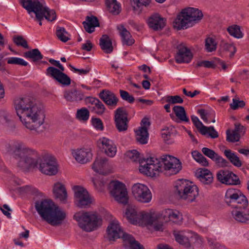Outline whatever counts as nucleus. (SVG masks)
Masks as SVG:
<instances>
[{
	"label": "nucleus",
	"mask_w": 249,
	"mask_h": 249,
	"mask_svg": "<svg viewBox=\"0 0 249 249\" xmlns=\"http://www.w3.org/2000/svg\"><path fill=\"white\" fill-rule=\"evenodd\" d=\"M14 107L20 121L27 128L37 131L43 124L45 118L44 108L33 97L16 98L14 100Z\"/></svg>",
	"instance_id": "nucleus-1"
},
{
	"label": "nucleus",
	"mask_w": 249,
	"mask_h": 249,
	"mask_svg": "<svg viewBox=\"0 0 249 249\" xmlns=\"http://www.w3.org/2000/svg\"><path fill=\"white\" fill-rule=\"evenodd\" d=\"M225 201L230 206L235 208L231 212L233 218L238 222L246 223L249 221V209L247 197L239 190L229 189L227 190Z\"/></svg>",
	"instance_id": "nucleus-2"
},
{
	"label": "nucleus",
	"mask_w": 249,
	"mask_h": 249,
	"mask_svg": "<svg viewBox=\"0 0 249 249\" xmlns=\"http://www.w3.org/2000/svg\"><path fill=\"white\" fill-rule=\"evenodd\" d=\"M15 159H18V166L23 169L35 168L39 161V154L37 151L30 148L22 142H13L8 150Z\"/></svg>",
	"instance_id": "nucleus-3"
},
{
	"label": "nucleus",
	"mask_w": 249,
	"mask_h": 249,
	"mask_svg": "<svg viewBox=\"0 0 249 249\" xmlns=\"http://www.w3.org/2000/svg\"><path fill=\"white\" fill-rule=\"evenodd\" d=\"M35 207L42 219L53 226L61 225L67 216L66 212L51 200L36 201Z\"/></svg>",
	"instance_id": "nucleus-4"
},
{
	"label": "nucleus",
	"mask_w": 249,
	"mask_h": 249,
	"mask_svg": "<svg viewBox=\"0 0 249 249\" xmlns=\"http://www.w3.org/2000/svg\"><path fill=\"white\" fill-rule=\"evenodd\" d=\"M107 238L109 241H114L118 238H122L124 241V246L129 249H144L143 246L131 235L124 232L119 222L117 220H113L108 226L107 230Z\"/></svg>",
	"instance_id": "nucleus-5"
},
{
	"label": "nucleus",
	"mask_w": 249,
	"mask_h": 249,
	"mask_svg": "<svg viewBox=\"0 0 249 249\" xmlns=\"http://www.w3.org/2000/svg\"><path fill=\"white\" fill-rule=\"evenodd\" d=\"M203 17L202 12L198 9L188 7L183 9L174 22V27L177 30H182L192 27Z\"/></svg>",
	"instance_id": "nucleus-6"
},
{
	"label": "nucleus",
	"mask_w": 249,
	"mask_h": 249,
	"mask_svg": "<svg viewBox=\"0 0 249 249\" xmlns=\"http://www.w3.org/2000/svg\"><path fill=\"white\" fill-rule=\"evenodd\" d=\"M153 228L156 231H162L163 224L171 221L179 224L182 220L181 213L176 210L165 209L161 212L154 213Z\"/></svg>",
	"instance_id": "nucleus-7"
},
{
	"label": "nucleus",
	"mask_w": 249,
	"mask_h": 249,
	"mask_svg": "<svg viewBox=\"0 0 249 249\" xmlns=\"http://www.w3.org/2000/svg\"><path fill=\"white\" fill-rule=\"evenodd\" d=\"M175 187L176 194L179 198L187 202L194 201L198 196V187L188 180H178Z\"/></svg>",
	"instance_id": "nucleus-8"
},
{
	"label": "nucleus",
	"mask_w": 249,
	"mask_h": 249,
	"mask_svg": "<svg viewBox=\"0 0 249 249\" xmlns=\"http://www.w3.org/2000/svg\"><path fill=\"white\" fill-rule=\"evenodd\" d=\"M73 218L78 222L79 227L87 232L95 230L99 220L96 214L84 211L75 213Z\"/></svg>",
	"instance_id": "nucleus-9"
},
{
	"label": "nucleus",
	"mask_w": 249,
	"mask_h": 249,
	"mask_svg": "<svg viewBox=\"0 0 249 249\" xmlns=\"http://www.w3.org/2000/svg\"><path fill=\"white\" fill-rule=\"evenodd\" d=\"M49 61L52 65L58 67L59 69L53 67H49L46 70V74L64 87L69 86L71 84V80L66 74L63 72L65 68L59 61L52 58L50 59Z\"/></svg>",
	"instance_id": "nucleus-10"
},
{
	"label": "nucleus",
	"mask_w": 249,
	"mask_h": 249,
	"mask_svg": "<svg viewBox=\"0 0 249 249\" xmlns=\"http://www.w3.org/2000/svg\"><path fill=\"white\" fill-rule=\"evenodd\" d=\"M125 216L129 221L134 225H145L153 227V213H138L132 208H127L125 212Z\"/></svg>",
	"instance_id": "nucleus-11"
},
{
	"label": "nucleus",
	"mask_w": 249,
	"mask_h": 249,
	"mask_svg": "<svg viewBox=\"0 0 249 249\" xmlns=\"http://www.w3.org/2000/svg\"><path fill=\"white\" fill-rule=\"evenodd\" d=\"M108 188L110 195L115 200L123 205L127 204L128 196L125 184L119 181L114 180L110 182Z\"/></svg>",
	"instance_id": "nucleus-12"
},
{
	"label": "nucleus",
	"mask_w": 249,
	"mask_h": 249,
	"mask_svg": "<svg viewBox=\"0 0 249 249\" xmlns=\"http://www.w3.org/2000/svg\"><path fill=\"white\" fill-rule=\"evenodd\" d=\"M162 171L164 175L170 176L177 174L181 169V163L177 158L170 155H163L161 158Z\"/></svg>",
	"instance_id": "nucleus-13"
},
{
	"label": "nucleus",
	"mask_w": 249,
	"mask_h": 249,
	"mask_svg": "<svg viewBox=\"0 0 249 249\" xmlns=\"http://www.w3.org/2000/svg\"><path fill=\"white\" fill-rule=\"evenodd\" d=\"M142 161L139 167L141 173L150 177H156L159 172H163L161 160L160 161L157 158L150 157L147 158L145 163L142 165Z\"/></svg>",
	"instance_id": "nucleus-14"
},
{
	"label": "nucleus",
	"mask_w": 249,
	"mask_h": 249,
	"mask_svg": "<svg viewBox=\"0 0 249 249\" xmlns=\"http://www.w3.org/2000/svg\"><path fill=\"white\" fill-rule=\"evenodd\" d=\"M19 3L25 9L28 14L34 12L36 15L35 20L39 22V25H42V20L45 18L44 14L41 12L40 2L38 0H19Z\"/></svg>",
	"instance_id": "nucleus-15"
},
{
	"label": "nucleus",
	"mask_w": 249,
	"mask_h": 249,
	"mask_svg": "<svg viewBox=\"0 0 249 249\" xmlns=\"http://www.w3.org/2000/svg\"><path fill=\"white\" fill-rule=\"evenodd\" d=\"M132 193L134 198L142 203H148L152 199V194L148 188L141 183H136L132 187Z\"/></svg>",
	"instance_id": "nucleus-16"
},
{
	"label": "nucleus",
	"mask_w": 249,
	"mask_h": 249,
	"mask_svg": "<svg viewBox=\"0 0 249 249\" xmlns=\"http://www.w3.org/2000/svg\"><path fill=\"white\" fill-rule=\"evenodd\" d=\"M128 113L124 107H119L115 111L114 123L119 132L126 131L128 127Z\"/></svg>",
	"instance_id": "nucleus-17"
},
{
	"label": "nucleus",
	"mask_w": 249,
	"mask_h": 249,
	"mask_svg": "<svg viewBox=\"0 0 249 249\" xmlns=\"http://www.w3.org/2000/svg\"><path fill=\"white\" fill-rule=\"evenodd\" d=\"M72 189L75 203L78 207L84 208L91 203L92 198L86 189L80 186H74Z\"/></svg>",
	"instance_id": "nucleus-18"
},
{
	"label": "nucleus",
	"mask_w": 249,
	"mask_h": 249,
	"mask_svg": "<svg viewBox=\"0 0 249 249\" xmlns=\"http://www.w3.org/2000/svg\"><path fill=\"white\" fill-rule=\"evenodd\" d=\"M39 169L43 174L52 176L55 175L58 172V168L56 162L53 158H46L42 162H40V158L39 157ZM38 165L36 168H37Z\"/></svg>",
	"instance_id": "nucleus-19"
},
{
	"label": "nucleus",
	"mask_w": 249,
	"mask_h": 249,
	"mask_svg": "<svg viewBox=\"0 0 249 249\" xmlns=\"http://www.w3.org/2000/svg\"><path fill=\"white\" fill-rule=\"evenodd\" d=\"M98 147L109 157H114L117 152V147L114 142L106 137L100 138L97 141Z\"/></svg>",
	"instance_id": "nucleus-20"
},
{
	"label": "nucleus",
	"mask_w": 249,
	"mask_h": 249,
	"mask_svg": "<svg viewBox=\"0 0 249 249\" xmlns=\"http://www.w3.org/2000/svg\"><path fill=\"white\" fill-rule=\"evenodd\" d=\"M166 22V18L158 13L151 15L147 19L149 28L155 31L162 30L165 27Z\"/></svg>",
	"instance_id": "nucleus-21"
},
{
	"label": "nucleus",
	"mask_w": 249,
	"mask_h": 249,
	"mask_svg": "<svg viewBox=\"0 0 249 249\" xmlns=\"http://www.w3.org/2000/svg\"><path fill=\"white\" fill-rule=\"evenodd\" d=\"M178 52L175 55V60L177 63H189L193 58V54L191 51L183 44H180L177 46Z\"/></svg>",
	"instance_id": "nucleus-22"
},
{
	"label": "nucleus",
	"mask_w": 249,
	"mask_h": 249,
	"mask_svg": "<svg viewBox=\"0 0 249 249\" xmlns=\"http://www.w3.org/2000/svg\"><path fill=\"white\" fill-rule=\"evenodd\" d=\"M218 180L227 185H236L240 183L238 177L228 170H220L217 173Z\"/></svg>",
	"instance_id": "nucleus-23"
},
{
	"label": "nucleus",
	"mask_w": 249,
	"mask_h": 249,
	"mask_svg": "<svg viewBox=\"0 0 249 249\" xmlns=\"http://www.w3.org/2000/svg\"><path fill=\"white\" fill-rule=\"evenodd\" d=\"M71 153L75 160L82 164L89 161L92 157L90 149L88 148L72 150Z\"/></svg>",
	"instance_id": "nucleus-24"
},
{
	"label": "nucleus",
	"mask_w": 249,
	"mask_h": 249,
	"mask_svg": "<svg viewBox=\"0 0 249 249\" xmlns=\"http://www.w3.org/2000/svg\"><path fill=\"white\" fill-rule=\"evenodd\" d=\"M92 168L95 172L100 174H108L109 165L107 159L105 157H97L92 164Z\"/></svg>",
	"instance_id": "nucleus-25"
},
{
	"label": "nucleus",
	"mask_w": 249,
	"mask_h": 249,
	"mask_svg": "<svg viewBox=\"0 0 249 249\" xmlns=\"http://www.w3.org/2000/svg\"><path fill=\"white\" fill-rule=\"evenodd\" d=\"M99 97L110 109L115 108L119 101L114 93L107 89L102 90L99 93Z\"/></svg>",
	"instance_id": "nucleus-26"
},
{
	"label": "nucleus",
	"mask_w": 249,
	"mask_h": 249,
	"mask_svg": "<svg viewBox=\"0 0 249 249\" xmlns=\"http://www.w3.org/2000/svg\"><path fill=\"white\" fill-rule=\"evenodd\" d=\"M196 175L201 183L204 185H210L213 180L212 173L206 168L199 169L197 171Z\"/></svg>",
	"instance_id": "nucleus-27"
},
{
	"label": "nucleus",
	"mask_w": 249,
	"mask_h": 249,
	"mask_svg": "<svg viewBox=\"0 0 249 249\" xmlns=\"http://www.w3.org/2000/svg\"><path fill=\"white\" fill-rule=\"evenodd\" d=\"M201 151L204 155L222 166H225L228 163V162L226 160L218 155L211 149L207 147H203Z\"/></svg>",
	"instance_id": "nucleus-28"
},
{
	"label": "nucleus",
	"mask_w": 249,
	"mask_h": 249,
	"mask_svg": "<svg viewBox=\"0 0 249 249\" xmlns=\"http://www.w3.org/2000/svg\"><path fill=\"white\" fill-rule=\"evenodd\" d=\"M64 97L67 101L77 102L84 99V94L80 90L71 89L64 92Z\"/></svg>",
	"instance_id": "nucleus-29"
},
{
	"label": "nucleus",
	"mask_w": 249,
	"mask_h": 249,
	"mask_svg": "<svg viewBox=\"0 0 249 249\" xmlns=\"http://www.w3.org/2000/svg\"><path fill=\"white\" fill-rule=\"evenodd\" d=\"M53 193L56 198L65 202L67 198V192L63 184L59 182L55 183L53 186Z\"/></svg>",
	"instance_id": "nucleus-30"
},
{
	"label": "nucleus",
	"mask_w": 249,
	"mask_h": 249,
	"mask_svg": "<svg viewBox=\"0 0 249 249\" xmlns=\"http://www.w3.org/2000/svg\"><path fill=\"white\" fill-rule=\"evenodd\" d=\"M117 29L119 31L124 45L131 46L134 43V39L132 37L130 33L124 28V26L120 25L117 26Z\"/></svg>",
	"instance_id": "nucleus-31"
},
{
	"label": "nucleus",
	"mask_w": 249,
	"mask_h": 249,
	"mask_svg": "<svg viewBox=\"0 0 249 249\" xmlns=\"http://www.w3.org/2000/svg\"><path fill=\"white\" fill-rule=\"evenodd\" d=\"M85 30L89 33H92L96 27L99 26L98 18L94 16L87 17L86 20L83 22Z\"/></svg>",
	"instance_id": "nucleus-32"
},
{
	"label": "nucleus",
	"mask_w": 249,
	"mask_h": 249,
	"mask_svg": "<svg viewBox=\"0 0 249 249\" xmlns=\"http://www.w3.org/2000/svg\"><path fill=\"white\" fill-rule=\"evenodd\" d=\"M99 45L101 49L106 53H110L113 51L112 43L111 39L107 35H104L100 38Z\"/></svg>",
	"instance_id": "nucleus-33"
},
{
	"label": "nucleus",
	"mask_w": 249,
	"mask_h": 249,
	"mask_svg": "<svg viewBox=\"0 0 249 249\" xmlns=\"http://www.w3.org/2000/svg\"><path fill=\"white\" fill-rule=\"evenodd\" d=\"M174 235L177 242L187 249L191 248V244L186 233L182 231H174Z\"/></svg>",
	"instance_id": "nucleus-34"
},
{
	"label": "nucleus",
	"mask_w": 249,
	"mask_h": 249,
	"mask_svg": "<svg viewBox=\"0 0 249 249\" xmlns=\"http://www.w3.org/2000/svg\"><path fill=\"white\" fill-rule=\"evenodd\" d=\"M107 11L113 15H118L121 11L120 4L117 0H105Z\"/></svg>",
	"instance_id": "nucleus-35"
},
{
	"label": "nucleus",
	"mask_w": 249,
	"mask_h": 249,
	"mask_svg": "<svg viewBox=\"0 0 249 249\" xmlns=\"http://www.w3.org/2000/svg\"><path fill=\"white\" fill-rule=\"evenodd\" d=\"M225 156L235 166L240 167L242 165V161L230 149L225 150L224 152Z\"/></svg>",
	"instance_id": "nucleus-36"
},
{
	"label": "nucleus",
	"mask_w": 249,
	"mask_h": 249,
	"mask_svg": "<svg viewBox=\"0 0 249 249\" xmlns=\"http://www.w3.org/2000/svg\"><path fill=\"white\" fill-rule=\"evenodd\" d=\"M24 56L31 59L33 62H37L43 59V55L38 49H34L24 53Z\"/></svg>",
	"instance_id": "nucleus-37"
},
{
	"label": "nucleus",
	"mask_w": 249,
	"mask_h": 249,
	"mask_svg": "<svg viewBox=\"0 0 249 249\" xmlns=\"http://www.w3.org/2000/svg\"><path fill=\"white\" fill-rule=\"evenodd\" d=\"M136 133V139L141 144H146L147 143L148 138V133L147 129L141 128L135 130Z\"/></svg>",
	"instance_id": "nucleus-38"
},
{
	"label": "nucleus",
	"mask_w": 249,
	"mask_h": 249,
	"mask_svg": "<svg viewBox=\"0 0 249 249\" xmlns=\"http://www.w3.org/2000/svg\"><path fill=\"white\" fill-rule=\"evenodd\" d=\"M176 116L181 121L188 122L189 119L187 117L184 108L182 106H175L173 108Z\"/></svg>",
	"instance_id": "nucleus-39"
},
{
	"label": "nucleus",
	"mask_w": 249,
	"mask_h": 249,
	"mask_svg": "<svg viewBox=\"0 0 249 249\" xmlns=\"http://www.w3.org/2000/svg\"><path fill=\"white\" fill-rule=\"evenodd\" d=\"M41 6V12L44 14L45 18L49 21H53L56 19V15L55 11L53 9H50L48 7H43L42 4L40 2Z\"/></svg>",
	"instance_id": "nucleus-40"
},
{
	"label": "nucleus",
	"mask_w": 249,
	"mask_h": 249,
	"mask_svg": "<svg viewBox=\"0 0 249 249\" xmlns=\"http://www.w3.org/2000/svg\"><path fill=\"white\" fill-rule=\"evenodd\" d=\"M56 35L57 38L63 42H66L71 39V35L66 31L64 27H57Z\"/></svg>",
	"instance_id": "nucleus-41"
},
{
	"label": "nucleus",
	"mask_w": 249,
	"mask_h": 249,
	"mask_svg": "<svg viewBox=\"0 0 249 249\" xmlns=\"http://www.w3.org/2000/svg\"><path fill=\"white\" fill-rule=\"evenodd\" d=\"M125 157L127 160L131 162H140V154L136 150H132L127 151Z\"/></svg>",
	"instance_id": "nucleus-42"
},
{
	"label": "nucleus",
	"mask_w": 249,
	"mask_h": 249,
	"mask_svg": "<svg viewBox=\"0 0 249 249\" xmlns=\"http://www.w3.org/2000/svg\"><path fill=\"white\" fill-rule=\"evenodd\" d=\"M219 46L221 50L230 52L231 57H232L236 52V50L235 46L233 44L228 43L224 40L221 41Z\"/></svg>",
	"instance_id": "nucleus-43"
},
{
	"label": "nucleus",
	"mask_w": 249,
	"mask_h": 249,
	"mask_svg": "<svg viewBox=\"0 0 249 249\" xmlns=\"http://www.w3.org/2000/svg\"><path fill=\"white\" fill-rule=\"evenodd\" d=\"M201 134L203 135L208 134L209 136L212 139H215L218 137V132L215 130L213 126H204L201 130Z\"/></svg>",
	"instance_id": "nucleus-44"
},
{
	"label": "nucleus",
	"mask_w": 249,
	"mask_h": 249,
	"mask_svg": "<svg viewBox=\"0 0 249 249\" xmlns=\"http://www.w3.org/2000/svg\"><path fill=\"white\" fill-rule=\"evenodd\" d=\"M105 110L106 107L104 105L99 99L91 108V111L99 115L103 114Z\"/></svg>",
	"instance_id": "nucleus-45"
},
{
	"label": "nucleus",
	"mask_w": 249,
	"mask_h": 249,
	"mask_svg": "<svg viewBox=\"0 0 249 249\" xmlns=\"http://www.w3.org/2000/svg\"><path fill=\"white\" fill-rule=\"evenodd\" d=\"M89 117V110L83 107L77 110L76 113V117L80 121H87Z\"/></svg>",
	"instance_id": "nucleus-46"
},
{
	"label": "nucleus",
	"mask_w": 249,
	"mask_h": 249,
	"mask_svg": "<svg viewBox=\"0 0 249 249\" xmlns=\"http://www.w3.org/2000/svg\"><path fill=\"white\" fill-rule=\"evenodd\" d=\"M205 49L208 52H212L216 49L217 43L214 39L208 37L205 40Z\"/></svg>",
	"instance_id": "nucleus-47"
},
{
	"label": "nucleus",
	"mask_w": 249,
	"mask_h": 249,
	"mask_svg": "<svg viewBox=\"0 0 249 249\" xmlns=\"http://www.w3.org/2000/svg\"><path fill=\"white\" fill-rule=\"evenodd\" d=\"M227 30L229 33L234 37L240 38L243 37V34L241 32L239 26L236 25L229 27Z\"/></svg>",
	"instance_id": "nucleus-48"
},
{
	"label": "nucleus",
	"mask_w": 249,
	"mask_h": 249,
	"mask_svg": "<svg viewBox=\"0 0 249 249\" xmlns=\"http://www.w3.org/2000/svg\"><path fill=\"white\" fill-rule=\"evenodd\" d=\"M131 5L134 10H137L142 6H148L150 2V0H130Z\"/></svg>",
	"instance_id": "nucleus-49"
},
{
	"label": "nucleus",
	"mask_w": 249,
	"mask_h": 249,
	"mask_svg": "<svg viewBox=\"0 0 249 249\" xmlns=\"http://www.w3.org/2000/svg\"><path fill=\"white\" fill-rule=\"evenodd\" d=\"M13 42L18 46H21L25 49H29L27 41L21 36H14Z\"/></svg>",
	"instance_id": "nucleus-50"
},
{
	"label": "nucleus",
	"mask_w": 249,
	"mask_h": 249,
	"mask_svg": "<svg viewBox=\"0 0 249 249\" xmlns=\"http://www.w3.org/2000/svg\"><path fill=\"white\" fill-rule=\"evenodd\" d=\"M7 63L9 64L19 65L26 66L28 63L23 59L16 57H12L7 58Z\"/></svg>",
	"instance_id": "nucleus-51"
},
{
	"label": "nucleus",
	"mask_w": 249,
	"mask_h": 249,
	"mask_svg": "<svg viewBox=\"0 0 249 249\" xmlns=\"http://www.w3.org/2000/svg\"><path fill=\"white\" fill-rule=\"evenodd\" d=\"M227 138L226 140L229 142H238L240 139V135L239 133L232 131L231 133L229 130L226 132Z\"/></svg>",
	"instance_id": "nucleus-52"
},
{
	"label": "nucleus",
	"mask_w": 249,
	"mask_h": 249,
	"mask_svg": "<svg viewBox=\"0 0 249 249\" xmlns=\"http://www.w3.org/2000/svg\"><path fill=\"white\" fill-rule=\"evenodd\" d=\"M165 100L167 103L171 104H181L183 103V99L179 95L167 96L165 97Z\"/></svg>",
	"instance_id": "nucleus-53"
},
{
	"label": "nucleus",
	"mask_w": 249,
	"mask_h": 249,
	"mask_svg": "<svg viewBox=\"0 0 249 249\" xmlns=\"http://www.w3.org/2000/svg\"><path fill=\"white\" fill-rule=\"evenodd\" d=\"M246 104L243 100H239V99L233 98L232 103L230 104L231 108L233 110H236L239 108H243Z\"/></svg>",
	"instance_id": "nucleus-54"
},
{
	"label": "nucleus",
	"mask_w": 249,
	"mask_h": 249,
	"mask_svg": "<svg viewBox=\"0 0 249 249\" xmlns=\"http://www.w3.org/2000/svg\"><path fill=\"white\" fill-rule=\"evenodd\" d=\"M120 93L121 97L123 100L127 101L129 103H133L135 100L133 96L130 95L127 91L120 89Z\"/></svg>",
	"instance_id": "nucleus-55"
},
{
	"label": "nucleus",
	"mask_w": 249,
	"mask_h": 249,
	"mask_svg": "<svg viewBox=\"0 0 249 249\" xmlns=\"http://www.w3.org/2000/svg\"><path fill=\"white\" fill-rule=\"evenodd\" d=\"M21 191L25 193L37 195L38 194V190L32 186L26 185L20 188Z\"/></svg>",
	"instance_id": "nucleus-56"
},
{
	"label": "nucleus",
	"mask_w": 249,
	"mask_h": 249,
	"mask_svg": "<svg viewBox=\"0 0 249 249\" xmlns=\"http://www.w3.org/2000/svg\"><path fill=\"white\" fill-rule=\"evenodd\" d=\"M173 133L170 131L169 128L162 129L161 136L163 140L167 143H171L170 140Z\"/></svg>",
	"instance_id": "nucleus-57"
},
{
	"label": "nucleus",
	"mask_w": 249,
	"mask_h": 249,
	"mask_svg": "<svg viewBox=\"0 0 249 249\" xmlns=\"http://www.w3.org/2000/svg\"><path fill=\"white\" fill-rule=\"evenodd\" d=\"M191 120L194 124L201 133L202 132L201 130L203 127L205 126L203 124L202 122L199 120L198 118L195 115L191 116Z\"/></svg>",
	"instance_id": "nucleus-58"
},
{
	"label": "nucleus",
	"mask_w": 249,
	"mask_h": 249,
	"mask_svg": "<svg viewBox=\"0 0 249 249\" xmlns=\"http://www.w3.org/2000/svg\"><path fill=\"white\" fill-rule=\"evenodd\" d=\"M91 123L95 128L99 130H103L104 129V125L102 120L99 118L91 119Z\"/></svg>",
	"instance_id": "nucleus-59"
},
{
	"label": "nucleus",
	"mask_w": 249,
	"mask_h": 249,
	"mask_svg": "<svg viewBox=\"0 0 249 249\" xmlns=\"http://www.w3.org/2000/svg\"><path fill=\"white\" fill-rule=\"evenodd\" d=\"M197 67L204 66L207 68H215V65L213 61H210L207 60H204L198 62L197 63Z\"/></svg>",
	"instance_id": "nucleus-60"
},
{
	"label": "nucleus",
	"mask_w": 249,
	"mask_h": 249,
	"mask_svg": "<svg viewBox=\"0 0 249 249\" xmlns=\"http://www.w3.org/2000/svg\"><path fill=\"white\" fill-rule=\"evenodd\" d=\"M93 184L97 190L102 192L104 190L105 182L102 180H93Z\"/></svg>",
	"instance_id": "nucleus-61"
},
{
	"label": "nucleus",
	"mask_w": 249,
	"mask_h": 249,
	"mask_svg": "<svg viewBox=\"0 0 249 249\" xmlns=\"http://www.w3.org/2000/svg\"><path fill=\"white\" fill-rule=\"evenodd\" d=\"M0 210L5 216H6L8 218H11V213L9 212H11L12 210L7 204H4L2 206V207L0 208Z\"/></svg>",
	"instance_id": "nucleus-62"
},
{
	"label": "nucleus",
	"mask_w": 249,
	"mask_h": 249,
	"mask_svg": "<svg viewBox=\"0 0 249 249\" xmlns=\"http://www.w3.org/2000/svg\"><path fill=\"white\" fill-rule=\"evenodd\" d=\"M198 113L200 116L201 118L203 120V121L206 123H208L209 121L207 119V115L208 114V112L204 109H201L197 111Z\"/></svg>",
	"instance_id": "nucleus-63"
},
{
	"label": "nucleus",
	"mask_w": 249,
	"mask_h": 249,
	"mask_svg": "<svg viewBox=\"0 0 249 249\" xmlns=\"http://www.w3.org/2000/svg\"><path fill=\"white\" fill-rule=\"evenodd\" d=\"M70 67L75 72L78 73L80 75H86L90 71V69L89 68H87L86 69H79L71 66H70Z\"/></svg>",
	"instance_id": "nucleus-64"
}]
</instances>
